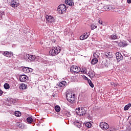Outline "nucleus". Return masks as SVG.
Listing matches in <instances>:
<instances>
[{
    "mask_svg": "<svg viewBox=\"0 0 131 131\" xmlns=\"http://www.w3.org/2000/svg\"><path fill=\"white\" fill-rule=\"evenodd\" d=\"M60 52H61V47H54L52 48V49L50 50L49 55L50 56H52L53 57H54V56H57V55H58V54H59Z\"/></svg>",
    "mask_w": 131,
    "mask_h": 131,
    "instance_id": "f257e3e1",
    "label": "nucleus"
},
{
    "mask_svg": "<svg viewBox=\"0 0 131 131\" xmlns=\"http://www.w3.org/2000/svg\"><path fill=\"white\" fill-rule=\"evenodd\" d=\"M66 96L69 103H71V104H74L75 103V98L74 95H72L71 92H67Z\"/></svg>",
    "mask_w": 131,
    "mask_h": 131,
    "instance_id": "f03ea898",
    "label": "nucleus"
},
{
    "mask_svg": "<svg viewBox=\"0 0 131 131\" xmlns=\"http://www.w3.org/2000/svg\"><path fill=\"white\" fill-rule=\"evenodd\" d=\"M76 112L78 114V115H80V116H83L86 113V111L83 107H78L76 109Z\"/></svg>",
    "mask_w": 131,
    "mask_h": 131,
    "instance_id": "7ed1b4c3",
    "label": "nucleus"
},
{
    "mask_svg": "<svg viewBox=\"0 0 131 131\" xmlns=\"http://www.w3.org/2000/svg\"><path fill=\"white\" fill-rule=\"evenodd\" d=\"M57 11L59 14H64L66 12V6L61 4L58 7Z\"/></svg>",
    "mask_w": 131,
    "mask_h": 131,
    "instance_id": "20e7f679",
    "label": "nucleus"
},
{
    "mask_svg": "<svg viewBox=\"0 0 131 131\" xmlns=\"http://www.w3.org/2000/svg\"><path fill=\"white\" fill-rule=\"evenodd\" d=\"M70 70L72 73H78L79 72H80V68L76 66H73L70 68Z\"/></svg>",
    "mask_w": 131,
    "mask_h": 131,
    "instance_id": "39448f33",
    "label": "nucleus"
},
{
    "mask_svg": "<svg viewBox=\"0 0 131 131\" xmlns=\"http://www.w3.org/2000/svg\"><path fill=\"white\" fill-rule=\"evenodd\" d=\"M46 19L47 23H54V22H55V18L51 15H46Z\"/></svg>",
    "mask_w": 131,
    "mask_h": 131,
    "instance_id": "423d86ee",
    "label": "nucleus"
},
{
    "mask_svg": "<svg viewBox=\"0 0 131 131\" xmlns=\"http://www.w3.org/2000/svg\"><path fill=\"white\" fill-rule=\"evenodd\" d=\"M99 126L101 127V128H102V129H103V130L108 129V128H109V125H108V124L105 122H101L100 123Z\"/></svg>",
    "mask_w": 131,
    "mask_h": 131,
    "instance_id": "0eeeda50",
    "label": "nucleus"
},
{
    "mask_svg": "<svg viewBox=\"0 0 131 131\" xmlns=\"http://www.w3.org/2000/svg\"><path fill=\"white\" fill-rule=\"evenodd\" d=\"M2 54L5 57H7L8 58H11V57L13 56V52H12L5 51Z\"/></svg>",
    "mask_w": 131,
    "mask_h": 131,
    "instance_id": "6e6552de",
    "label": "nucleus"
},
{
    "mask_svg": "<svg viewBox=\"0 0 131 131\" xmlns=\"http://www.w3.org/2000/svg\"><path fill=\"white\" fill-rule=\"evenodd\" d=\"M28 80V77L25 75H22L19 76V80L21 82H25L27 80Z\"/></svg>",
    "mask_w": 131,
    "mask_h": 131,
    "instance_id": "1a4fd4ad",
    "label": "nucleus"
},
{
    "mask_svg": "<svg viewBox=\"0 0 131 131\" xmlns=\"http://www.w3.org/2000/svg\"><path fill=\"white\" fill-rule=\"evenodd\" d=\"M26 59L29 60L30 62H32L34 61V60H35L36 57L35 56V55H30L29 54H27L26 56Z\"/></svg>",
    "mask_w": 131,
    "mask_h": 131,
    "instance_id": "9d476101",
    "label": "nucleus"
},
{
    "mask_svg": "<svg viewBox=\"0 0 131 131\" xmlns=\"http://www.w3.org/2000/svg\"><path fill=\"white\" fill-rule=\"evenodd\" d=\"M10 6L12 8H17L19 6V3L15 0H13L11 2Z\"/></svg>",
    "mask_w": 131,
    "mask_h": 131,
    "instance_id": "9b49d317",
    "label": "nucleus"
},
{
    "mask_svg": "<svg viewBox=\"0 0 131 131\" xmlns=\"http://www.w3.org/2000/svg\"><path fill=\"white\" fill-rule=\"evenodd\" d=\"M23 72H25V73H29L30 72H32L33 70L30 68L25 67L23 68Z\"/></svg>",
    "mask_w": 131,
    "mask_h": 131,
    "instance_id": "f8f14e48",
    "label": "nucleus"
},
{
    "mask_svg": "<svg viewBox=\"0 0 131 131\" xmlns=\"http://www.w3.org/2000/svg\"><path fill=\"white\" fill-rule=\"evenodd\" d=\"M89 34H88V33H84L82 35L80 36V40H83L84 39H86L88 37H89Z\"/></svg>",
    "mask_w": 131,
    "mask_h": 131,
    "instance_id": "ddd939ff",
    "label": "nucleus"
},
{
    "mask_svg": "<svg viewBox=\"0 0 131 131\" xmlns=\"http://www.w3.org/2000/svg\"><path fill=\"white\" fill-rule=\"evenodd\" d=\"M74 125L78 127L79 128L81 127V124H82V122L80 121L76 120L74 122Z\"/></svg>",
    "mask_w": 131,
    "mask_h": 131,
    "instance_id": "4468645a",
    "label": "nucleus"
},
{
    "mask_svg": "<svg viewBox=\"0 0 131 131\" xmlns=\"http://www.w3.org/2000/svg\"><path fill=\"white\" fill-rule=\"evenodd\" d=\"M116 55L117 60H118L119 61L122 60L123 56H122V55H121V53L119 52H117L116 54Z\"/></svg>",
    "mask_w": 131,
    "mask_h": 131,
    "instance_id": "2eb2a0df",
    "label": "nucleus"
},
{
    "mask_svg": "<svg viewBox=\"0 0 131 131\" xmlns=\"http://www.w3.org/2000/svg\"><path fill=\"white\" fill-rule=\"evenodd\" d=\"M104 9L106 11H111L112 10H114L115 9V7H112L110 5H107L104 6Z\"/></svg>",
    "mask_w": 131,
    "mask_h": 131,
    "instance_id": "dca6fc26",
    "label": "nucleus"
},
{
    "mask_svg": "<svg viewBox=\"0 0 131 131\" xmlns=\"http://www.w3.org/2000/svg\"><path fill=\"white\" fill-rule=\"evenodd\" d=\"M66 5H68L71 7H72V6H73V5H74V3L72 2V0H66Z\"/></svg>",
    "mask_w": 131,
    "mask_h": 131,
    "instance_id": "f3484780",
    "label": "nucleus"
},
{
    "mask_svg": "<svg viewBox=\"0 0 131 131\" xmlns=\"http://www.w3.org/2000/svg\"><path fill=\"white\" fill-rule=\"evenodd\" d=\"M67 84V83L66 82V81H62L61 82L59 83L58 86L59 88H64V86Z\"/></svg>",
    "mask_w": 131,
    "mask_h": 131,
    "instance_id": "a211bd4d",
    "label": "nucleus"
},
{
    "mask_svg": "<svg viewBox=\"0 0 131 131\" xmlns=\"http://www.w3.org/2000/svg\"><path fill=\"white\" fill-rule=\"evenodd\" d=\"M97 63H98V58H94L91 61V64L92 65H96V64H97Z\"/></svg>",
    "mask_w": 131,
    "mask_h": 131,
    "instance_id": "6ab92c4d",
    "label": "nucleus"
},
{
    "mask_svg": "<svg viewBox=\"0 0 131 131\" xmlns=\"http://www.w3.org/2000/svg\"><path fill=\"white\" fill-rule=\"evenodd\" d=\"M110 39L115 40L118 38V36H117V35H116V34H113L110 37Z\"/></svg>",
    "mask_w": 131,
    "mask_h": 131,
    "instance_id": "aec40b11",
    "label": "nucleus"
},
{
    "mask_svg": "<svg viewBox=\"0 0 131 131\" xmlns=\"http://www.w3.org/2000/svg\"><path fill=\"white\" fill-rule=\"evenodd\" d=\"M26 89H27V86L26 85V84L24 83H22L20 85V90H26Z\"/></svg>",
    "mask_w": 131,
    "mask_h": 131,
    "instance_id": "412c9836",
    "label": "nucleus"
},
{
    "mask_svg": "<svg viewBox=\"0 0 131 131\" xmlns=\"http://www.w3.org/2000/svg\"><path fill=\"white\" fill-rule=\"evenodd\" d=\"M130 107H131V104L129 103L127 105L125 106V107H124V110H125V111H126V110H128L129 108H130Z\"/></svg>",
    "mask_w": 131,
    "mask_h": 131,
    "instance_id": "4be33fe9",
    "label": "nucleus"
},
{
    "mask_svg": "<svg viewBox=\"0 0 131 131\" xmlns=\"http://www.w3.org/2000/svg\"><path fill=\"white\" fill-rule=\"evenodd\" d=\"M80 72H81V73H83V74H85L86 73V68L84 67L82 68Z\"/></svg>",
    "mask_w": 131,
    "mask_h": 131,
    "instance_id": "5701e85b",
    "label": "nucleus"
},
{
    "mask_svg": "<svg viewBox=\"0 0 131 131\" xmlns=\"http://www.w3.org/2000/svg\"><path fill=\"white\" fill-rule=\"evenodd\" d=\"M55 111H56V112H60V111L61 110V108L60 107V106L56 105L55 107Z\"/></svg>",
    "mask_w": 131,
    "mask_h": 131,
    "instance_id": "b1692460",
    "label": "nucleus"
},
{
    "mask_svg": "<svg viewBox=\"0 0 131 131\" xmlns=\"http://www.w3.org/2000/svg\"><path fill=\"white\" fill-rule=\"evenodd\" d=\"M15 115L17 117H20L21 116V113L19 111H16L15 112Z\"/></svg>",
    "mask_w": 131,
    "mask_h": 131,
    "instance_id": "393cba45",
    "label": "nucleus"
},
{
    "mask_svg": "<svg viewBox=\"0 0 131 131\" xmlns=\"http://www.w3.org/2000/svg\"><path fill=\"white\" fill-rule=\"evenodd\" d=\"M85 126L86 127H88V128H90V127H92V123L90 122H88L85 123Z\"/></svg>",
    "mask_w": 131,
    "mask_h": 131,
    "instance_id": "a878e982",
    "label": "nucleus"
},
{
    "mask_svg": "<svg viewBox=\"0 0 131 131\" xmlns=\"http://www.w3.org/2000/svg\"><path fill=\"white\" fill-rule=\"evenodd\" d=\"M88 75H89V77H94V73L92 71H89Z\"/></svg>",
    "mask_w": 131,
    "mask_h": 131,
    "instance_id": "bb28decb",
    "label": "nucleus"
},
{
    "mask_svg": "<svg viewBox=\"0 0 131 131\" xmlns=\"http://www.w3.org/2000/svg\"><path fill=\"white\" fill-rule=\"evenodd\" d=\"M4 88L5 89V90H8L9 89H10V85L9 84H8V83H6L4 85Z\"/></svg>",
    "mask_w": 131,
    "mask_h": 131,
    "instance_id": "cd10ccee",
    "label": "nucleus"
},
{
    "mask_svg": "<svg viewBox=\"0 0 131 131\" xmlns=\"http://www.w3.org/2000/svg\"><path fill=\"white\" fill-rule=\"evenodd\" d=\"M27 120L29 123H31L33 121V119L31 117H28L27 119Z\"/></svg>",
    "mask_w": 131,
    "mask_h": 131,
    "instance_id": "c85d7f7f",
    "label": "nucleus"
},
{
    "mask_svg": "<svg viewBox=\"0 0 131 131\" xmlns=\"http://www.w3.org/2000/svg\"><path fill=\"white\" fill-rule=\"evenodd\" d=\"M91 27L92 30H94V29H96V28H97L98 27L94 24H92L91 25Z\"/></svg>",
    "mask_w": 131,
    "mask_h": 131,
    "instance_id": "c756f323",
    "label": "nucleus"
},
{
    "mask_svg": "<svg viewBox=\"0 0 131 131\" xmlns=\"http://www.w3.org/2000/svg\"><path fill=\"white\" fill-rule=\"evenodd\" d=\"M88 83H89V85L90 86H91V88H94V84H93V82L92 81H91V80H88Z\"/></svg>",
    "mask_w": 131,
    "mask_h": 131,
    "instance_id": "7c9ffc66",
    "label": "nucleus"
},
{
    "mask_svg": "<svg viewBox=\"0 0 131 131\" xmlns=\"http://www.w3.org/2000/svg\"><path fill=\"white\" fill-rule=\"evenodd\" d=\"M122 45L123 47H126V46H127V43L125 41H123Z\"/></svg>",
    "mask_w": 131,
    "mask_h": 131,
    "instance_id": "2f4dec72",
    "label": "nucleus"
},
{
    "mask_svg": "<svg viewBox=\"0 0 131 131\" xmlns=\"http://www.w3.org/2000/svg\"><path fill=\"white\" fill-rule=\"evenodd\" d=\"M98 23H99V24H100V25H102V24H103V21H102V20H101V19L99 18L98 19Z\"/></svg>",
    "mask_w": 131,
    "mask_h": 131,
    "instance_id": "473e14b6",
    "label": "nucleus"
},
{
    "mask_svg": "<svg viewBox=\"0 0 131 131\" xmlns=\"http://www.w3.org/2000/svg\"><path fill=\"white\" fill-rule=\"evenodd\" d=\"M94 57H95V58H99V55L97 54V53H94Z\"/></svg>",
    "mask_w": 131,
    "mask_h": 131,
    "instance_id": "72a5a7b5",
    "label": "nucleus"
},
{
    "mask_svg": "<svg viewBox=\"0 0 131 131\" xmlns=\"http://www.w3.org/2000/svg\"><path fill=\"white\" fill-rule=\"evenodd\" d=\"M66 115H67V116H68V117H70V116H71V114H70V113H69V112H67V113H66Z\"/></svg>",
    "mask_w": 131,
    "mask_h": 131,
    "instance_id": "f704fd0d",
    "label": "nucleus"
},
{
    "mask_svg": "<svg viewBox=\"0 0 131 131\" xmlns=\"http://www.w3.org/2000/svg\"><path fill=\"white\" fill-rule=\"evenodd\" d=\"M120 85L118 83H114L113 85L114 86H120Z\"/></svg>",
    "mask_w": 131,
    "mask_h": 131,
    "instance_id": "c9c22d12",
    "label": "nucleus"
},
{
    "mask_svg": "<svg viewBox=\"0 0 131 131\" xmlns=\"http://www.w3.org/2000/svg\"><path fill=\"white\" fill-rule=\"evenodd\" d=\"M11 102L12 103H15V100L13 99V98H11V99H10V103H11Z\"/></svg>",
    "mask_w": 131,
    "mask_h": 131,
    "instance_id": "e433bc0d",
    "label": "nucleus"
},
{
    "mask_svg": "<svg viewBox=\"0 0 131 131\" xmlns=\"http://www.w3.org/2000/svg\"><path fill=\"white\" fill-rule=\"evenodd\" d=\"M3 91H2V90L0 89V96H3Z\"/></svg>",
    "mask_w": 131,
    "mask_h": 131,
    "instance_id": "4c0bfd02",
    "label": "nucleus"
},
{
    "mask_svg": "<svg viewBox=\"0 0 131 131\" xmlns=\"http://www.w3.org/2000/svg\"><path fill=\"white\" fill-rule=\"evenodd\" d=\"M127 3L128 4H131V0H127Z\"/></svg>",
    "mask_w": 131,
    "mask_h": 131,
    "instance_id": "58836bf2",
    "label": "nucleus"
},
{
    "mask_svg": "<svg viewBox=\"0 0 131 131\" xmlns=\"http://www.w3.org/2000/svg\"><path fill=\"white\" fill-rule=\"evenodd\" d=\"M110 130H111V131H114V130H115V129L114 128H110Z\"/></svg>",
    "mask_w": 131,
    "mask_h": 131,
    "instance_id": "ea45409f",
    "label": "nucleus"
},
{
    "mask_svg": "<svg viewBox=\"0 0 131 131\" xmlns=\"http://www.w3.org/2000/svg\"><path fill=\"white\" fill-rule=\"evenodd\" d=\"M111 84H112V85H114V82H111Z\"/></svg>",
    "mask_w": 131,
    "mask_h": 131,
    "instance_id": "a19ab883",
    "label": "nucleus"
}]
</instances>
